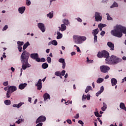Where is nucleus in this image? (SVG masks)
Instances as JSON below:
<instances>
[{
    "label": "nucleus",
    "instance_id": "1",
    "mask_svg": "<svg viewBox=\"0 0 126 126\" xmlns=\"http://www.w3.org/2000/svg\"><path fill=\"white\" fill-rule=\"evenodd\" d=\"M28 46H30V43L28 41L24 45L23 47L24 51L21 55V62L22 63V67L24 70L26 69L27 67H30L31 66V65L28 63L30 54L25 50Z\"/></svg>",
    "mask_w": 126,
    "mask_h": 126
},
{
    "label": "nucleus",
    "instance_id": "2",
    "mask_svg": "<svg viewBox=\"0 0 126 126\" xmlns=\"http://www.w3.org/2000/svg\"><path fill=\"white\" fill-rule=\"evenodd\" d=\"M123 33L126 34V28L121 25L116 26L115 29L111 32V35L115 36V37H118V38H122Z\"/></svg>",
    "mask_w": 126,
    "mask_h": 126
},
{
    "label": "nucleus",
    "instance_id": "3",
    "mask_svg": "<svg viewBox=\"0 0 126 126\" xmlns=\"http://www.w3.org/2000/svg\"><path fill=\"white\" fill-rule=\"evenodd\" d=\"M105 61L107 64H117L119 63H121L123 60L116 56L112 55L109 58L106 59Z\"/></svg>",
    "mask_w": 126,
    "mask_h": 126
},
{
    "label": "nucleus",
    "instance_id": "4",
    "mask_svg": "<svg viewBox=\"0 0 126 126\" xmlns=\"http://www.w3.org/2000/svg\"><path fill=\"white\" fill-rule=\"evenodd\" d=\"M73 39L76 44H82V42L86 40V37L74 35Z\"/></svg>",
    "mask_w": 126,
    "mask_h": 126
},
{
    "label": "nucleus",
    "instance_id": "5",
    "mask_svg": "<svg viewBox=\"0 0 126 126\" xmlns=\"http://www.w3.org/2000/svg\"><path fill=\"white\" fill-rule=\"evenodd\" d=\"M100 71L103 73H107L111 68L110 67L106 65H102L100 67Z\"/></svg>",
    "mask_w": 126,
    "mask_h": 126
},
{
    "label": "nucleus",
    "instance_id": "6",
    "mask_svg": "<svg viewBox=\"0 0 126 126\" xmlns=\"http://www.w3.org/2000/svg\"><path fill=\"white\" fill-rule=\"evenodd\" d=\"M94 18L96 22H99V21H101L102 15L100 13H99L98 12H95L94 14Z\"/></svg>",
    "mask_w": 126,
    "mask_h": 126
},
{
    "label": "nucleus",
    "instance_id": "7",
    "mask_svg": "<svg viewBox=\"0 0 126 126\" xmlns=\"http://www.w3.org/2000/svg\"><path fill=\"white\" fill-rule=\"evenodd\" d=\"M31 58H32V60H35L36 62H37V63H40V58H39L38 53H32L31 54Z\"/></svg>",
    "mask_w": 126,
    "mask_h": 126
},
{
    "label": "nucleus",
    "instance_id": "8",
    "mask_svg": "<svg viewBox=\"0 0 126 126\" xmlns=\"http://www.w3.org/2000/svg\"><path fill=\"white\" fill-rule=\"evenodd\" d=\"M46 121V117L44 116H41L38 118L36 120L35 124H38V123H42L43 122H45Z\"/></svg>",
    "mask_w": 126,
    "mask_h": 126
},
{
    "label": "nucleus",
    "instance_id": "9",
    "mask_svg": "<svg viewBox=\"0 0 126 126\" xmlns=\"http://www.w3.org/2000/svg\"><path fill=\"white\" fill-rule=\"evenodd\" d=\"M37 26L39 29H40L42 32H44L46 31V29L45 28V25L43 23H39L38 24Z\"/></svg>",
    "mask_w": 126,
    "mask_h": 126
},
{
    "label": "nucleus",
    "instance_id": "10",
    "mask_svg": "<svg viewBox=\"0 0 126 126\" xmlns=\"http://www.w3.org/2000/svg\"><path fill=\"white\" fill-rule=\"evenodd\" d=\"M35 86L37 87V90H41L42 89V80L39 79Z\"/></svg>",
    "mask_w": 126,
    "mask_h": 126
},
{
    "label": "nucleus",
    "instance_id": "11",
    "mask_svg": "<svg viewBox=\"0 0 126 126\" xmlns=\"http://www.w3.org/2000/svg\"><path fill=\"white\" fill-rule=\"evenodd\" d=\"M102 55L103 58H105L106 59H109L110 58V54H109V52L106 50H103L102 51Z\"/></svg>",
    "mask_w": 126,
    "mask_h": 126
},
{
    "label": "nucleus",
    "instance_id": "12",
    "mask_svg": "<svg viewBox=\"0 0 126 126\" xmlns=\"http://www.w3.org/2000/svg\"><path fill=\"white\" fill-rule=\"evenodd\" d=\"M16 90H17L16 87L14 86H11L9 87L8 89V90L11 93H13L14 91H16Z\"/></svg>",
    "mask_w": 126,
    "mask_h": 126
},
{
    "label": "nucleus",
    "instance_id": "13",
    "mask_svg": "<svg viewBox=\"0 0 126 126\" xmlns=\"http://www.w3.org/2000/svg\"><path fill=\"white\" fill-rule=\"evenodd\" d=\"M107 46L110 48L111 51H114L115 50V45L111 42H107Z\"/></svg>",
    "mask_w": 126,
    "mask_h": 126
},
{
    "label": "nucleus",
    "instance_id": "14",
    "mask_svg": "<svg viewBox=\"0 0 126 126\" xmlns=\"http://www.w3.org/2000/svg\"><path fill=\"white\" fill-rule=\"evenodd\" d=\"M25 9H26V8L25 7V6H22L19 8L18 11L19 13H21V14H23V13H24V12L25 11Z\"/></svg>",
    "mask_w": 126,
    "mask_h": 126
},
{
    "label": "nucleus",
    "instance_id": "15",
    "mask_svg": "<svg viewBox=\"0 0 126 126\" xmlns=\"http://www.w3.org/2000/svg\"><path fill=\"white\" fill-rule=\"evenodd\" d=\"M26 86H27V83H22L19 85V89H20V90H23V89H24Z\"/></svg>",
    "mask_w": 126,
    "mask_h": 126
},
{
    "label": "nucleus",
    "instance_id": "16",
    "mask_svg": "<svg viewBox=\"0 0 126 126\" xmlns=\"http://www.w3.org/2000/svg\"><path fill=\"white\" fill-rule=\"evenodd\" d=\"M59 29L61 31H65V30H66V26H65L64 24H63L61 25V27H59Z\"/></svg>",
    "mask_w": 126,
    "mask_h": 126
},
{
    "label": "nucleus",
    "instance_id": "17",
    "mask_svg": "<svg viewBox=\"0 0 126 126\" xmlns=\"http://www.w3.org/2000/svg\"><path fill=\"white\" fill-rule=\"evenodd\" d=\"M111 82L112 84V86H115L117 85V83H118V81L117 80V79L112 78L111 80Z\"/></svg>",
    "mask_w": 126,
    "mask_h": 126
},
{
    "label": "nucleus",
    "instance_id": "18",
    "mask_svg": "<svg viewBox=\"0 0 126 126\" xmlns=\"http://www.w3.org/2000/svg\"><path fill=\"white\" fill-rule=\"evenodd\" d=\"M104 87L103 86H101L100 87V91H99L97 93H96L95 95L97 97H98V96H99L100 95V94H101V93H102L103 92V91H104Z\"/></svg>",
    "mask_w": 126,
    "mask_h": 126
},
{
    "label": "nucleus",
    "instance_id": "19",
    "mask_svg": "<svg viewBox=\"0 0 126 126\" xmlns=\"http://www.w3.org/2000/svg\"><path fill=\"white\" fill-rule=\"evenodd\" d=\"M43 98H44V101L48 100V99H50V94H49L48 93H46L43 95Z\"/></svg>",
    "mask_w": 126,
    "mask_h": 126
},
{
    "label": "nucleus",
    "instance_id": "20",
    "mask_svg": "<svg viewBox=\"0 0 126 126\" xmlns=\"http://www.w3.org/2000/svg\"><path fill=\"white\" fill-rule=\"evenodd\" d=\"M90 90H92V87L90 86H88L86 88L85 92L86 93H88L89 91H90Z\"/></svg>",
    "mask_w": 126,
    "mask_h": 126
},
{
    "label": "nucleus",
    "instance_id": "21",
    "mask_svg": "<svg viewBox=\"0 0 126 126\" xmlns=\"http://www.w3.org/2000/svg\"><path fill=\"white\" fill-rule=\"evenodd\" d=\"M120 107L121 109H122V110L126 111V106L125 105V103L121 102L120 104Z\"/></svg>",
    "mask_w": 126,
    "mask_h": 126
},
{
    "label": "nucleus",
    "instance_id": "22",
    "mask_svg": "<svg viewBox=\"0 0 126 126\" xmlns=\"http://www.w3.org/2000/svg\"><path fill=\"white\" fill-rule=\"evenodd\" d=\"M98 33H99V30H98V29L93 30L92 32V34H93L94 36H95Z\"/></svg>",
    "mask_w": 126,
    "mask_h": 126
},
{
    "label": "nucleus",
    "instance_id": "23",
    "mask_svg": "<svg viewBox=\"0 0 126 126\" xmlns=\"http://www.w3.org/2000/svg\"><path fill=\"white\" fill-rule=\"evenodd\" d=\"M47 17H49V18H53L54 16V12L52 11L50 12L49 14L47 15Z\"/></svg>",
    "mask_w": 126,
    "mask_h": 126
},
{
    "label": "nucleus",
    "instance_id": "24",
    "mask_svg": "<svg viewBox=\"0 0 126 126\" xmlns=\"http://www.w3.org/2000/svg\"><path fill=\"white\" fill-rule=\"evenodd\" d=\"M57 34L58 35L57 37V39H61V38H63V34L61 33L60 32H57Z\"/></svg>",
    "mask_w": 126,
    "mask_h": 126
},
{
    "label": "nucleus",
    "instance_id": "25",
    "mask_svg": "<svg viewBox=\"0 0 126 126\" xmlns=\"http://www.w3.org/2000/svg\"><path fill=\"white\" fill-rule=\"evenodd\" d=\"M42 67L44 69H46V68H48V67H49V65L47 63H43L42 65Z\"/></svg>",
    "mask_w": 126,
    "mask_h": 126
},
{
    "label": "nucleus",
    "instance_id": "26",
    "mask_svg": "<svg viewBox=\"0 0 126 126\" xmlns=\"http://www.w3.org/2000/svg\"><path fill=\"white\" fill-rule=\"evenodd\" d=\"M4 104H5L7 106H8L11 104V101L10 100H6L4 101Z\"/></svg>",
    "mask_w": 126,
    "mask_h": 126
},
{
    "label": "nucleus",
    "instance_id": "27",
    "mask_svg": "<svg viewBox=\"0 0 126 126\" xmlns=\"http://www.w3.org/2000/svg\"><path fill=\"white\" fill-rule=\"evenodd\" d=\"M12 93H11L9 90H8L7 91V93H6V97H7V98H10V96H11V94Z\"/></svg>",
    "mask_w": 126,
    "mask_h": 126
},
{
    "label": "nucleus",
    "instance_id": "28",
    "mask_svg": "<svg viewBox=\"0 0 126 126\" xmlns=\"http://www.w3.org/2000/svg\"><path fill=\"white\" fill-rule=\"evenodd\" d=\"M103 106L101 108V110L104 112V111L106 110V109H107V104H106L105 102H103Z\"/></svg>",
    "mask_w": 126,
    "mask_h": 126
},
{
    "label": "nucleus",
    "instance_id": "29",
    "mask_svg": "<svg viewBox=\"0 0 126 126\" xmlns=\"http://www.w3.org/2000/svg\"><path fill=\"white\" fill-rule=\"evenodd\" d=\"M97 57H98V58H99L100 59H102V58H103V51L102 52H98L97 54Z\"/></svg>",
    "mask_w": 126,
    "mask_h": 126
},
{
    "label": "nucleus",
    "instance_id": "30",
    "mask_svg": "<svg viewBox=\"0 0 126 126\" xmlns=\"http://www.w3.org/2000/svg\"><path fill=\"white\" fill-rule=\"evenodd\" d=\"M63 23H64L65 25H68L69 24V22L68 21V20L65 19L63 20Z\"/></svg>",
    "mask_w": 126,
    "mask_h": 126
},
{
    "label": "nucleus",
    "instance_id": "31",
    "mask_svg": "<svg viewBox=\"0 0 126 126\" xmlns=\"http://www.w3.org/2000/svg\"><path fill=\"white\" fill-rule=\"evenodd\" d=\"M103 81H104V79H103V78H99L96 80L97 83H102V82H103Z\"/></svg>",
    "mask_w": 126,
    "mask_h": 126
},
{
    "label": "nucleus",
    "instance_id": "32",
    "mask_svg": "<svg viewBox=\"0 0 126 126\" xmlns=\"http://www.w3.org/2000/svg\"><path fill=\"white\" fill-rule=\"evenodd\" d=\"M119 5H118V3L114 2L112 5L110 6L111 8H113V7H118Z\"/></svg>",
    "mask_w": 126,
    "mask_h": 126
},
{
    "label": "nucleus",
    "instance_id": "33",
    "mask_svg": "<svg viewBox=\"0 0 126 126\" xmlns=\"http://www.w3.org/2000/svg\"><path fill=\"white\" fill-rule=\"evenodd\" d=\"M107 20H113V18L111 17L109 13H106Z\"/></svg>",
    "mask_w": 126,
    "mask_h": 126
},
{
    "label": "nucleus",
    "instance_id": "34",
    "mask_svg": "<svg viewBox=\"0 0 126 126\" xmlns=\"http://www.w3.org/2000/svg\"><path fill=\"white\" fill-rule=\"evenodd\" d=\"M24 42L23 41H17L18 46H23Z\"/></svg>",
    "mask_w": 126,
    "mask_h": 126
},
{
    "label": "nucleus",
    "instance_id": "35",
    "mask_svg": "<svg viewBox=\"0 0 126 126\" xmlns=\"http://www.w3.org/2000/svg\"><path fill=\"white\" fill-rule=\"evenodd\" d=\"M46 61L48 63H52V59L50 57H47Z\"/></svg>",
    "mask_w": 126,
    "mask_h": 126
},
{
    "label": "nucleus",
    "instance_id": "36",
    "mask_svg": "<svg viewBox=\"0 0 126 126\" xmlns=\"http://www.w3.org/2000/svg\"><path fill=\"white\" fill-rule=\"evenodd\" d=\"M59 63H63L65 62L64 61V59L61 58L59 60Z\"/></svg>",
    "mask_w": 126,
    "mask_h": 126
},
{
    "label": "nucleus",
    "instance_id": "37",
    "mask_svg": "<svg viewBox=\"0 0 126 126\" xmlns=\"http://www.w3.org/2000/svg\"><path fill=\"white\" fill-rule=\"evenodd\" d=\"M55 74L56 76H59L60 74H62V73L60 71H56L55 72Z\"/></svg>",
    "mask_w": 126,
    "mask_h": 126
},
{
    "label": "nucleus",
    "instance_id": "38",
    "mask_svg": "<svg viewBox=\"0 0 126 126\" xmlns=\"http://www.w3.org/2000/svg\"><path fill=\"white\" fill-rule=\"evenodd\" d=\"M87 62L89 63H93V60H89V58H88V57L87 58Z\"/></svg>",
    "mask_w": 126,
    "mask_h": 126
},
{
    "label": "nucleus",
    "instance_id": "39",
    "mask_svg": "<svg viewBox=\"0 0 126 126\" xmlns=\"http://www.w3.org/2000/svg\"><path fill=\"white\" fill-rule=\"evenodd\" d=\"M94 43H97V42H98V41L97 40V39L98 38V36H97L96 35H94Z\"/></svg>",
    "mask_w": 126,
    "mask_h": 126
},
{
    "label": "nucleus",
    "instance_id": "40",
    "mask_svg": "<svg viewBox=\"0 0 126 126\" xmlns=\"http://www.w3.org/2000/svg\"><path fill=\"white\" fill-rule=\"evenodd\" d=\"M52 45H54V46H57L58 45V42L56 41V40H53L52 41Z\"/></svg>",
    "mask_w": 126,
    "mask_h": 126
},
{
    "label": "nucleus",
    "instance_id": "41",
    "mask_svg": "<svg viewBox=\"0 0 126 126\" xmlns=\"http://www.w3.org/2000/svg\"><path fill=\"white\" fill-rule=\"evenodd\" d=\"M23 121V119H20L17 121L16 122V124H21V123Z\"/></svg>",
    "mask_w": 126,
    "mask_h": 126
},
{
    "label": "nucleus",
    "instance_id": "42",
    "mask_svg": "<svg viewBox=\"0 0 126 126\" xmlns=\"http://www.w3.org/2000/svg\"><path fill=\"white\" fill-rule=\"evenodd\" d=\"M98 26H99L101 28H104V27H106V26H107V25H106L105 24H100L98 25Z\"/></svg>",
    "mask_w": 126,
    "mask_h": 126
},
{
    "label": "nucleus",
    "instance_id": "43",
    "mask_svg": "<svg viewBox=\"0 0 126 126\" xmlns=\"http://www.w3.org/2000/svg\"><path fill=\"white\" fill-rule=\"evenodd\" d=\"M23 104H24V103L20 102L18 104H17V108L19 109V108H20V107H21Z\"/></svg>",
    "mask_w": 126,
    "mask_h": 126
},
{
    "label": "nucleus",
    "instance_id": "44",
    "mask_svg": "<svg viewBox=\"0 0 126 126\" xmlns=\"http://www.w3.org/2000/svg\"><path fill=\"white\" fill-rule=\"evenodd\" d=\"M46 62V59L44 58H42L41 59H40V62L41 63H45Z\"/></svg>",
    "mask_w": 126,
    "mask_h": 126
},
{
    "label": "nucleus",
    "instance_id": "45",
    "mask_svg": "<svg viewBox=\"0 0 126 126\" xmlns=\"http://www.w3.org/2000/svg\"><path fill=\"white\" fill-rule=\"evenodd\" d=\"M18 50L19 52H22V47L18 46Z\"/></svg>",
    "mask_w": 126,
    "mask_h": 126
},
{
    "label": "nucleus",
    "instance_id": "46",
    "mask_svg": "<svg viewBox=\"0 0 126 126\" xmlns=\"http://www.w3.org/2000/svg\"><path fill=\"white\" fill-rule=\"evenodd\" d=\"M26 4L28 6L30 5L31 4V1L30 0H27Z\"/></svg>",
    "mask_w": 126,
    "mask_h": 126
},
{
    "label": "nucleus",
    "instance_id": "47",
    "mask_svg": "<svg viewBox=\"0 0 126 126\" xmlns=\"http://www.w3.org/2000/svg\"><path fill=\"white\" fill-rule=\"evenodd\" d=\"M86 98H87V95L83 94L82 98V101H83L84 100H86Z\"/></svg>",
    "mask_w": 126,
    "mask_h": 126
},
{
    "label": "nucleus",
    "instance_id": "48",
    "mask_svg": "<svg viewBox=\"0 0 126 126\" xmlns=\"http://www.w3.org/2000/svg\"><path fill=\"white\" fill-rule=\"evenodd\" d=\"M8 28V26L7 25H5V26L3 27L2 29V31H5Z\"/></svg>",
    "mask_w": 126,
    "mask_h": 126
},
{
    "label": "nucleus",
    "instance_id": "49",
    "mask_svg": "<svg viewBox=\"0 0 126 126\" xmlns=\"http://www.w3.org/2000/svg\"><path fill=\"white\" fill-rule=\"evenodd\" d=\"M66 122L68 124H69V125H71V124H72V122H71V120L70 119H67L66 120Z\"/></svg>",
    "mask_w": 126,
    "mask_h": 126
},
{
    "label": "nucleus",
    "instance_id": "50",
    "mask_svg": "<svg viewBox=\"0 0 126 126\" xmlns=\"http://www.w3.org/2000/svg\"><path fill=\"white\" fill-rule=\"evenodd\" d=\"M64 74H65V70H63L61 72V75H62V76H64Z\"/></svg>",
    "mask_w": 126,
    "mask_h": 126
},
{
    "label": "nucleus",
    "instance_id": "51",
    "mask_svg": "<svg viewBox=\"0 0 126 126\" xmlns=\"http://www.w3.org/2000/svg\"><path fill=\"white\" fill-rule=\"evenodd\" d=\"M78 123L80 124V125H82V126H83V125H84V123H83V122L81 120H79Z\"/></svg>",
    "mask_w": 126,
    "mask_h": 126
},
{
    "label": "nucleus",
    "instance_id": "52",
    "mask_svg": "<svg viewBox=\"0 0 126 126\" xmlns=\"http://www.w3.org/2000/svg\"><path fill=\"white\" fill-rule=\"evenodd\" d=\"M62 63H63L62 68H63V69H64V68H65V62H64Z\"/></svg>",
    "mask_w": 126,
    "mask_h": 126
},
{
    "label": "nucleus",
    "instance_id": "53",
    "mask_svg": "<svg viewBox=\"0 0 126 126\" xmlns=\"http://www.w3.org/2000/svg\"><path fill=\"white\" fill-rule=\"evenodd\" d=\"M3 84L4 86H7V85H8V82H4Z\"/></svg>",
    "mask_w": 126,
    "mask_h": 126
},
{
    "label": "nucleus",
    "instance_id": "54",
    "mask_svg": "<svg viewBox=\"0 0 126 126\" xmlns=\"http://www.w3.org/2000/svg\"><path fill=\"white\" fill-rule=\"evenodd\" d=\"M94 115H95V117H98V116H99V112L98 111L95 112Z\"/></svg>",
    "mask_w": 126,
    "mask_h": 126
},
{
    "label": "nucleus",
    "instance_id": "55",
    "mask_svg": "<svg viewBox=\"0 0 126 126\" xmlns=\"http://www.w3.org/2000/svg\"><path fill=\"white\" fill-rule=\"evenodd\" d=\"M76 19L78 22H82V20L80 18H78Z\"/></svg>",
    "mask_w": 126,
    "mask_h": 126
},
{
    "label": "nucleus",
    "instance_id": "56",
    "mask_svg": "<svg viewBox=\"0 0 126 126\" xmlns=\"http://www.w3.org/2000/svg\"><path fill=\"white\" fill-rule=\"evenodd\" d=\"M75 119H78V118H79V114H77L76 115V116H74V117Z\"/></svg>",
    "mask_w": 126,
    "mask_h": 126
},
{
    "label": "nucleus",
    "instance_id": "57",
    "mask_svg": "<svg viewBox=\"0 0 126 126\" xmlns=\"http://www.w3.org/2000/svg\"><path fill=\"white\" fill-rule=\"evenodd\" d=\"M105 32L102 31L100 33L101 36H104V35H105Z\"/></svg>",
    "mask_w": 126,
    "mask_h": 126
},
{
    "label": "nucleus",
    "instance_id": "58",
    "mask_svg": "<svg viewBox=\"0 0 126 126\" xmlns=\"http://www.w3.org/2000/svg\"><path fill=\"white\" fill-rule=\"evenodd\" d=\"M97 120H98V122L100 123V125H102V124H103V122H102V121L101 120H100V118H98Z\"/></svg>",
    "mask_w": 126,
    "mask_h": 126
},
{
    "label": "nucleus",
    "instance_id": "59",
    "mask_svg": "<svg viewBox=\"0 0 126 126\" xmlns=\"http://www.w3.org/2000/svg\"><path fill=\"white\" fill-rule=\"evenodd\" d=\"M87 100H89L90 99V94H87Z\"/></svg>",
    "mask_w": 126,
    "mask_h": 126
},
{
    "label": "nucleus",
    "instance_id": "60",
    "mask_svg": "<svg viewBox=\"0 0 126 126\" xmlns=\"http://www.w3.org/2000/svg\"><path fill=\"white\" fill-rule=\"evenodd\" d=\"M43 126L42 123H39V124L36 125V126Z\"/></svg>",
    "mask_w": 126,
    "mask_h": 126
},
{
    "label": "nucleus",
    "instance_id": "61",
    "mask_svg": "<svg viewBox=\"0 0 126 126\" xmlns=\"http://www.w3.org/2000/svg\"><path fill=\"white\" fill-rule=\"evenodd\" d=\"M76 54V53H75V52H72L71 53V56H75Z\"/></svg>",
    "mask_w": 126,
    "mask_h": 126
},
{
    "label": "nucleus",
    "instance_id": "62",
    "mask_svg": "<svg viewBox=\"0 0 126 126\" xmlns=\"http://www.w3.org/2000/svg\"><path fill=\"white\" fill-rule=\"evenodd\" d=\"M125 81H126V77H125L124 79H123L122 83H124Z\"/></svg>",
    "mask_w": 126,
    "mask_h": 126
},
{
    "label": "nucleus",
    "instance_id": "63",
    "mask_svg": "<svg viewBox=\"0 0 126 126\" xmlns=\"http://www.w3.org/2000/svg\"><path fill=\"white\" fill-rule=\"evenodd\" d=\"M9 87V86H8V87H6L4 88V90H5V91H8Z\"/></svg>",
    "mask_w": 126,
    "mask_h": 126
},
{
    "label": "nucleus",
    "instance_id": "64",
    "mask_svg": "<svg viewBox=\"0 0 126 126\" xmlns=\"http://www.w3.org/2000/svg\"><path fill=\"white\" fill-rule=\"evenodd\" d=\"M11 70H12V71L13 72H14V70H15V69H14V68H13V67H11Z\"/></svg>",
    "mask_w": 126,
    "mask_h": 126
}]
</instances>
